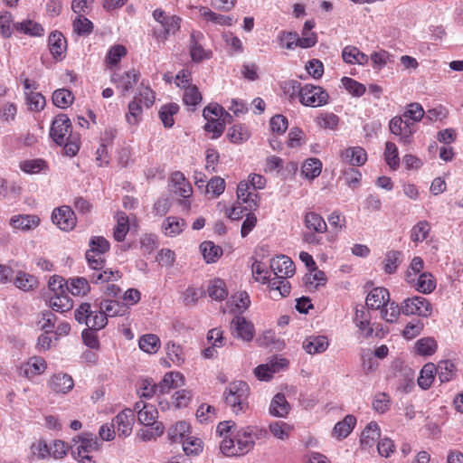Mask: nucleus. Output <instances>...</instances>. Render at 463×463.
<instances>
[{
	"instance_id": "1",
	"label": "nucleus",
	"mask_w": 463,
	"mask_h": 463,
	"mask_svg": "<svg viewBox=\"0 0 463 463\" xmlns=\"http://www.w3.org/2000/svg\"><path fill=\"white\" fill-rule=\"evenodd\" d=\"M270 269L275 278L269 283L270 298L278 300L289 295L291 286L287 280L296 272V267L291 259L286 255H279L271 259L269 263Z\"/></svg>"
},
{
	"instance_id": "2",
	"label": "nucleus",
	"mask_w": 463,
	"mask_h": 463,
	"mask_svg": "<svg viewBox=\"0 0 463 463\" xmlns=\"http://www.w3.org/2000/svg\"><path fill=\"white\" fill-rule=\"evenodd\" d=\"M50 136L59 146H63L64 154L70 157L75 156L80 147V137L72 132V125L65 114H59L52 120Z\"/></svg>"
},
{
	"instance_id": "3",
	"label": "nucleus",
	"mask_w": 463,
	"mask_h": 463,
	"mask_svg": "<svg viewBox=\"0 0 463 463\" xmlns=\"http://www.w3.org/2000/svg\"><path fill=\"white\" fill-rule=\"evenodd\" d=\"M250 387L243 381L231 383L223 392L224 402L233 413H245L249 410Z\"/></svg>"
},
{
	"instance_id": "4",
	"label": "nucleus",
	"mask_w": 463,
	"mask_h": 463,
	"mask_svg": "<svg viewBox=\"0 0 463 463\" xmlns=\"http://www.w3.org/2000/svg\"><path fill=\"white\" fill-rule=\"evenodd\" d=\"M237 446H234V439L224 437L220 443L222 453L227 457H240L247 454L254 447L250 433L246 428H242L236 433Z\"/></svg>"
},
{
	"instance_id": "5",
	"label": "nucleus",
	"mask_w": 463,
	"mask_h": 463,
	"mask_svg": "<svg viewBox=\"0 0 463 463\" xmlns=\"http://www.w3.org/2000/svg\"><path fill=\"white\" fill-rule=\"evenodd\" d=\"M153 17L164 30L162 33H154L159 42H165L169 35H174L180 30L182 18L178 15H167L164 10L157 8L153 12Z\"/></svg>"
},
{
	"instance_id": "6",
	"label": "nucleus",
	"mask_w": 463,
	"mask_h": 463,
	"mask_svg": "<svg viewBox=\"0 0 463 463\" xmlns=\"http://www.w3.org/2000/svg\"><path fill=\"white\" fill-rule=\"evenodd\" d=\"M329 101L328 92L318 85L305 84L300 92V104L305 107L318 108Z\"/></svg>"
},
{
	"instance_id": "7",
	"label": "nucleus",
	"mask_w": 463,
	"mask_h": 463,
	"mask_svg": "<svg viewBox=\"0 0 463 463\" xmlns=\"http://www.w3.org/2000/svg\"><path fill=\"white\" fill-rule=\"evenodd\" d=\"M418 128L412 123L407 122L402 118L393 117L389 121L390 132L399 137V142L403 145H410L413 141V135Z\"/></svg>"
},
{
	"instance_id": "8",
	"label": "nucleus",
	"mask_w": 463,
	"mask_h": 463,
	"mask_svg": "<svg viewBox=\"0 0 463 463\" xmlns=\"http://www.w3.org/2000/svg\"><path fill=\"white\" fill-rule=\"evenodd\" d=\"M402 309L405 315H417L423 317H430L432 312L430 301L420 296L406 298L402 302Z\"/></svg>"
},
{
	"instance_id": "9",
	"label": "nucleus",
	"mask_w": 463,
	"mask_h": 463,
	"mask_svg": "<svg viewBox=\"0 0 463 463\" xmlns=\"http://www.w3.org/2000/svg\"><path fill=\"white\" fill-rule=\"evenodd\" d=\"M80 444L77 446L74 454L79 461L87 459L91 460L90 454L99 449V442L97 437L90 432H83L79 437Z\"/></svg>"
},
{
	"instance_id": "10",
	"label": "nucleus",
	"mask_w": 463,
	"mask_h": 463,
	"mask_svg": "<svg viewBox=\"0 0 463 463\" xmlns=\"http://www.w3.org/2000/svg\"><path fill=\"white\" fill-rule=\"evenodd\" d=\"M140 78V72L136 69H131L122 74L113 72L110 77V81L120 90L122 94L129 92L137 85Z\"/></svg>"
},
{
	"instance_id": "11",
	"label": "nucleus",
	"mask_w": 463,
	"mask_h": 463,
	"mask_svg": "<svg viewBox=\"0 0 463 463\" xmlns=\"http://www.w3.org/2000/svg\"><path fill=\"white\" fill-rule=\"evenodd\" d=\"M52 220L61 230L71 231L77 223V218L70 206L62 205L52 211Z\"/></svg>"
},
{
	"instance_id": "12",
	"label": "nucleus",
	"mask_w": 463,
	"mask_h": 463,
	"mask_svg": "<svg viewBox=\"0 0 463 463\" xmlns=\"http://www.w3.org/2000/svg\"><path fill=\"white\" fill-rule=\"evenodd\" d=\"M46 368L47 364L44 358L33 356L17 366V373L19 376L32 380L33 377L43 373Z\"/></svg>"
},
{
	"instance_id": "13",
	"label": "nucleus",
	"mask_w": 463,
	"mask_h": 463,
	"mask_svg": "<svg viewBox=\"0 0 463 463\" xmlns=\"http://www.w3.org/2000/svg\"><path fill=\"white\" fill-rule=\"evenodd\" d=\"M231 330L233 336L246 342L251 341L255 335L253 324L241 316H236L232 318Z\"/></svg>"
},
{
	"instance_id": "14",
	"label": "nucleus",
	"mask_w": 463,
	"mask_h": 463,
	"mask_svg": "<svg viewBox=\"0 0 463 463\" xmlns=\"http://www.w3.org/2000/svg\"><path fill=\"white\" fill-rule=\"evenodd\" d=\"M405 280L417 291L423 294L431 293L437 286L435 278L430 272H422L415 278L411 275H405Z\"/></svg>"
},
{
	"instance_id": "15",
	"label": "nucleus",
	"mask_w": 463,
	"mask_h": 463,
	"mask_svg": "<svg viewBox=\"0 0 463 463\" xmlns=\"http://www.w3.org/2000/svg\"><path fill=\"white\" fill-rule=\"evenodd\" d=\"M134 410L137 411L138 421L145 427L154 426L156 423H161L160 421H157L158 411L154 405L139 401L135 403Z\"/></svg>"
},
{
	"instance_id": "16",
	"label": "nucleus",
	"mask_w": 463,
	"mask_h": 463,
	"mask_svg": "<svg viewBox=\"0 0 463 463\" xmlns=\"http://www.w3.org/2000/svg\"><path fill=\"white\" fill-rule=\"evenodd\" d=\"M169 185L171 191L182 198H190L193 194V187L191 183L180 171L172 173Z\"/></svg>"
},
{
	"instance_id": "17",
	"label": "nucleus",
	"mask_w": 463,
	"mask_h": 463,
	"mask_svg": "<svg viewBox=\"0 0 463 463\" xmlns=\"http://www.w3.org/2000/svg\"><path fill=\"white\" fill-rule=\"evenodd\" d=\"M238 201L245 203V209L255 210L259 206V195L254 192L248 182L241 181L237 186Z\"/></svg>"
},
{
	"instance_id": "18",
	"label": "nucleus",
	"mask_w": 463,
	"mask_h": 463,
	"mask_svg": "<svg viewBox=\"0 0 463 463\" xmlns=\"http://www.w3.org/2000/svg\"><path fill=\"white\" fill-rule=\"evenodd\" d=\"M134 414L131 410H124L119 412L112 422L119 436L128 437L132 432Z\"/></svg>"
},
{
	"instance_id": "19",
	"label": "nucleus",
	"mask_w": 463,
	"mask_h": 463,
	"mask_svg": "<svg viewBox=\"0 0 463 463\" xmlns=\"http://www.w3.org/2000/svg\"><path fill=\"white\" fill-rule=\"evenodd\" d=\"M341 159L344 163L352 166H361L367 160V153L361 146H352L341 153Z\"/></svg>"
},
{
	"instance_id": "20",
	"label": "nucleus",
	"mask_w": 463,
	"mask_h": 463,
	"mask_svg": "<svg viewBox=\"0 0 463 463\" xmlns=\"http://www.w3.org/2000/svg\"><path fill=\"white\" fill-rule=\"evenodd\" d=\"M202 38H203V35L200 32H193L190 35V55L192 61L194 62H200L212 57V52L204 50L203 47L199 43V41Z\"/></svg>"
},
{
	"instance_id": "21",
	"label": "nucleus",
	"mask_w": 463,
	"mask_h": 463,
	"mask_svg": "<svg viewBox=\"0 0 463 463\" xmlns=\"http://www.w3.org/2000/svg\"><path fill=\"white\" fill-rule=\"evenodd\" d=\"M390 300V293L385 288H375L366 297V306L372 309H382Z\"/></svg>"
},
{
	"instance_id": "22",
	"label": "nucleus",
	"mask_w": 463,
	"mask_h": 463,
	"mask_svg": "<svg viewBox=\"0 0 463 463\" xmlns=\"http://www.w3.org/2000/svg\"><path fill=\"white\" fill-rule=\"evenodd\" d=\"M328 339L325 335H309L302 344L303 349L309 354L323 353L328 348Z\"/></svg>"
},
{
	"instance_id": "23",
	"label": "nucleus",
	"mask_w": 463,
	"mask_h": 463,
	"mask_svg": "<svg viewBox=\"0 0 463 463\" xmlns=\"http://www.w3.org/2000/svg\"><path fill=\"white\" fill-rule=\"evenodd\" d=\"M291 410L289 402L283 393H277L271 400L269 412L270 415L278 418H286Z\"/></svg>"
},
{
	"instance_id": "24",
	"label": "nucleus",
	"mask_w": 463,
	"mask_h": 463,
	"mask_svg": "<svg viewBox=\"0 0 463 463\" xmlns=\"http://www.w3.org/2000/svg\"><path fill=\"white\" fill-rule=\"evenodd\" d=\"M381 430L377 422L371 421L362 431L360 444L363 449L372 448L375 441L380 439Z\"/></svg>"
},
{
	"instance_id": "25",
	"label": "nucleus",
	"mask_w": 463,
	"mask_h": 463,
	"mask_svg": "<svg viewBox=\"0 0 463 463\" xmlns=\"http://www.w3.org/2000/svg\"><path fill=\"white\" fill-rule=\"evenodd\" d=\"M48 385L54 392L66 393L72 389L74 382L67 373H57L52 376Z\"/></svg>"
},
{
	"instance_id": "26",
	"label": "nucleus",
	"mask_w": 463,
	"mask_h": 463,
	"mask_svg": "<svg viewBox=\"0 0 463 463\" xmlns=\"http://www.w3.org/2000/svg\"><path fill=\"white\" fill-rule=\"evenodd\" d=\"M49 49L55 59H61L67 49V41L61 32H52L49 36Z\"/></svg>"
},
{
	"instance_id": "27",
	"label": "nucleus",
	"mask_w": 463,
	"mask_h": 463,
	"mask_svg": "<svg viewBox=\"0 0 463 463\" xmlns=\"http://www.w3.org/2000/svg\"><path fill=\"white\" fill-rule=\"evenodd\" d=\"M10 224L15 229L29 231L40 224V218L35 214H18L10 219Z\"/></svg>"
},
{
	"instance_id": "28",
	"label": "nucleus",
	"mask_w": 463,
	"mask_h": 463,
	"mask_svg": "<svg viewBox=\"0 0 463 463\" xmlns=\"http://www.w3.org/2000/svg\"><path fill=\"white\" fill-rule=\"evenodd\" d=\"M288 364L286 359H280L279 362H272L269 364H260L254 369V375L260 381H269L273 374L279 370V366H286Z\"/></svg>"
},
{
	"instance_id": "29",
	"label": "nucleus",
	"mask_w": 463,
	"mask_h": 463,
	"mask_svg": "<svg viewBox=\"0 0 463 463\" xmlns=\"http://www.w3.org/2000/svg\"><path fill=\"white\" fill-rule=\"evenodd\" d=\"M48 306L56 312L64 313L73 307V301L67 293L50 295Z\"/></svg>"
},
{
	"instance_id": "30",
	"label": "nucleus",
	"mask_w": 463,
	"mask_h": 463,
	"mask_svg": "<svg viewBox=\"0 0 463 463\" xmlns=\"http://www.w3.org/2000/svg\"><path fill=\"white\" fill-rule=\"evenodd\" d=\"M304 224L305 227L316 233H325L327 231V224L325 222L324 218L315 213V212H307L304 217Z\"/></svg>"
},
{
	"instance_id": "31",
	"label": "nucleus",
	"mask_w": 463,
	"mask_h": 463,
	"mask_svg": "<svg viewBox=\"0 0 463 463\" xmlns=\"http://www.w3.org/2000/svg\"><path fill=\"white\" fill-rule=\"evenodd\" d=\"M342 58L346 63L358 65H365L369 60L365 53L353 45H347L343 49Z\"/></svg>"
},
{
	"instance_id": "32",
	"label": "nucleus",
	"mask_w": 463,
	"mask_h": 463,
	"mask_svg": "<svg viewBox=\"0 0 463 463\" xmlns=\"http://www.w3.org/2000/svg\"><path fill=\"white\" fill-rule=\"evenodd\" d=\"M90 290V285L83 277H73L67 280V291L76 297H84Z\"/></svg>"
},
{
	"instance_id": "33",
	"label": "nucleus",
	"mask_w": 463,
	"mask_h": 463,
	"mask_svg": "<svg viewBox=\"0 0 463 463\" xmlns=\"http://www.w3.org/2000/svg\"><path fill=\"white\" fill-rule=\"evenodd\" d=\"M436 374V364H434L433 363H427L426 364H424L417 379L419 387L421 388L422 390L430 389L435 380Z\"/></svg>"
},
{
	"instance_id": "34",
	"label": "nucleus",
	"mask_w": 463,
	"mask_h": 463,
	"mask_svg": "<svg viewBox=\"0 0 463 463\" xmlns=\"http://www.w3.org/2000/svg\"><path fill=\"white\" fill-rule=\"evenodd\" d=\"M100 308L104 310L107 317H122L128 313V304L118 300H103L100 303Z\"/></svg>"
},
{
	"instance_id": "35",
	"label": "nucleus",
	"mask_w": 463,
	"mask_h": 463,
	"mask_svg": "<svg viewBox=\"0 0 463 463\" xmlns=\"http://www.w3.org/2000/svg\"><path fill=\"white\" fill-rule=\"evenodd\" d=\"M185 226V221L176 216L167 217L162 224L164 234L169 237L179 235Z\"/></svg>"
},
{
	"instance_id": "36",
	"label": "nucleus",
	"mask_w": 463,
	"mask_h": 463,
	"mask_svg": "<svg viewBox=\"0 0 463 463\" xmlns=\"http://www.w3.org/2000/svg\"><path fill=\"white\" fill-rule=\"evenodd\" d=\"M269 430L274 438L287 440L290 438L294 426L285 421L276 420L269 423Z\"/></svg>"
},
{
	"instance_id": "37",
	"label": "nucleus",
	"mask_w": 463,
	"mask_h": 463,
	"mask_svg": "<svg viewBox=\"0 0 463 463\" xmlns=\"http://www.w3.org/2000/svg\"><path fill=\"white\" fill-rule=\"evenodd\" d=\"M355 424V417L351 414H348L344 418L343 420L337 422L335 425L333 434L337 439H343L352 432Z\"/></svg>"
},
{
	"instance_id": "38",
	"label": "nucleus",
	"mask_w": 463,
	"mask_h": 463,
	"mask_svg": "<svg viewBox=\"0 0 463 463\" xmlns=\"http://www.w3.org/2000/svg\"><path fill=\"white\" fill-rule=\"evenodd\" d=\"M207 293L214 300H223L228 296V288L223 279L215 278L210 281Z\"/></svg>"
},
{
	"instance_id": "39",
	"label": "nucleus",
	"mask_w": 463,
	"mask_h": 463,
	"mask_svg": "<svg viewBox=\"0 0 463 463\" xmlns=\"http://www.w3.org/2000/svg\"><path fill=\"white\" fill-rule=\"evenodd\" d=\"M14 29L17 32L34 37L42 36L44 33L43 27L40 24L30 19L14 24Z\"/></svg>"
},
{
	"instance_id": "40",
	"label": "nucleus",
	"mask_w": 463,
	"mask_h": 463,
	"mask_svg": "<svg viewBox=\"0 0 463 463\" xmlns=\"http://www.w3.org/2000/svg\"><path fill=\"white\" fill-rule=\"evenodd\" d=\"M424 113L422 106L418 102H413L407 106L405 111L401 116L397 117L402 118V119L407 122L417 126V124L422 119Z\"/></svg>"
},
{
	"instance_id": "41",
	"label": "nucleus",
	"mask_w": 463,
	"mask_h": 463,
	"mask_svg": "<svg viewBox=\"0 0 463 463\" xmlns=\"http://www.w3.org/2000/svg\"><path fill=\"white\" fill-rule=\"evenodd\" d=\"M117 224L113 231V237L117 241H123L129 231V219L124 212L116 215Z\"/></svg>"
},
{
	"instance_id": "42",
	"label": "nucleus",
	"mask_w": 463,
	"mask_h": 463,
	"mask_svg": "<svg viewBox=\"0 0 463 463\" xmlns=\"http://www.w3.org/2000/svg\"><path fill=\"white\" fill-rule=\"evenodd\" d=\"M14 283L24 291L33 290L38 286V280L34 276L22 270L16 273Z\"/></svg>"
},
{
	"instance_id": "43",
	"label": "nucleus",
	"mask_w": 463,
	"mask_h": 463,
	"mask_svg": "<svg viewBox=\"0 0 463 463\" xmlns=\"http://www.w3.org/2000/svg\"><path fill=\"white\" fill-rule=\"evenodd\" d=\"M184 383V376L178 372L166 373L158 387L161 392L179 387Z\"/></svg>"
},
{
	"instance_id": "44",
	"label": "nucleus",
	"mask_w": 463,
	"mask_h": 463,
	"mask_svg": "<svg viewBox=\"0 0 463 463\" xmlns=\"http://www.w3.org/2000/svg\"><path fill=\"white\" fill-rule=\"evenodd\" d=\"M322 172V162L318 158H308L307 159L302 166V175L309 180H313L320 175Z\"/></svg>"
},
{
	"instance_id": "45",
	"label": "nucleus",
	"mask_w": 463,
	"mask_h": 463,
	"mask_svg": "<svg viewBox=\"0 0 463 463\" xmlns=\"http://www.w3.org/2000/svg\"><path fill=\"white\" fill-rule=\"evenodd\" d=\"M161 345L159 337L155 334H146L138 340L139 348L147 354H156Z\"/></svg>"
},
{
	"instance_id": "46",
	"label": "nucleus",
	"mask_w": 463,
	"mask_h": 463,
	"mask_svg": "<svg viewBox=\"0 0 463 463\" xmlns=\"http://www.w3.org/2000/svg\"><path fill=\"white\" fill-rule=\"evenodd\" d=\"M436 368L440 383H448L455 376L456 365L450 360L439 361L436 365Z\"/></svg>"
},
{
	"instance_id": "47",
	"label": "nucleus",
	"mask_w": 463,
	"mask_h": 463,
	"mask_svg": "<svg viewBox=\"0 0 463 463\" xmlns=\"http://www.w3.org/2000/svg\"><path fill=\"white\" fill-rule=\"evenodd\" d=\"M200 249L207 263L216 262L222 254V248L212 241H203L200 245Z\"/></svg>"
},
{
	"instance_id": "48",
	"label": "nucleus",
	"mask_w": 463,
	"mask_h": 463,
	"mask_svg": "<svg viewBox=\"0 0 463 463\" xmlns=\"http://www.w3.org/2000/svg\"><path fill=\"white\" fill-rule=\"evenodd\" d=\"M339 117L333 112H324L319 114L316 118V124L323 129L335 130L339 124Z\"/></svg>"
},
{
	"instance_id": "49",
	"label": "nucleus",
	"mask_w": 463,
	"mask_h": 463,
	"mask_svg": "<svg viewBox=\"0 0 463 463\" xmlns=\"http://www.w3.org/2000/svg\"><path fill=\"white\" fill-rule=\"evenodd\" d=\"M156 99V95L154 90L143 84L138 88V92L134 96L133 100H137L138 104L144 106L146 109L151 108Z\"/></svg>"
},
{
	"instance_id": "50",
	"label": "nucleus",
	"mask_w": 463,
	"mask_h": 463,
	"mask_svg": "<svg viewBox=\"0 0 463 463\" xmlns=\"http://www.w3.org/2000/svg\"><path fill=\"white\" fill-rule=\"evenodd\" d=\"M72 29L78 35L88 36L94 29L93 23L83 14L77 15L72 22Z\"/></svg>"
},
{
	"instance_id": "51",
	"label": "nucleus",
	"mask_w": 463,
	"mask_h": 463,
	"mask_svg": "<svg viewBox=\"0 0 463 463\" xmlns=\"http://www.w3.org/2000/svg\"><path fill=\"white\" fill-rule=\"evenodd\" d=\"M178 110L179 106L175 103H169L161 107L158 115L165 128H169L174 126V116Z\"/></svg>"
},
{
	"instance_id": "52",
	"label": "nucleus",
	"mask_w": 463,
	"mask_h": 463,
	"mask_svg": "<svg viewBox=\"0 0 463 463\" xmlns=\"http://www.w3.org/2000/svg\"><path fill=\"white\" fill-rule=\"evenodd\" d=\"M384 160L392 170H397L400 166V157L397 146L391 141L385 143Z\"/></svg>"
},
{
	"instance_id": "53",
	"label": "nucleus",
	"mask_w": 463,
	"mask_h": 463,
	"mask_svg": "<svg viewBox=\"0 0 463 463\" xmlns=\"http://www.w3.org/2000/svg\"><path fill=\"white\" fill-rule=\"evenodd\" d=\"M23 172L30 175L39 174L48 170V164L41 158L25 160L20 164Z\"/></svg>"
},
{
	"instance_id": "54",
	"label": "nucleus",
	"mask_w": 463,
	"mask_h": 463,
	"mask_svg": "<svg viewBox=\"0 0 463 463\" xmlns=\"http://www.w3.org/2000/svg\"><path fill=\"white\" fill-rule=\"evenodd\" d=\"M127 54V49L124 45L121 44H116L110 47L107 56L105 58V63L107 67L109 69H112L113 67L117 66L121 58L126 56Z\"/></svg>"
},
{
	"instance_id": "55",
	"label": "nucleus",
	"mask_w": 463,
	"mask_h": 463,
	"mask_svg": "<svg viewBox=\"0 0 463 463\" xmlns=\"http://www.w3.org/2000/svg\"><path fill=\"white\" fill-rule=\"evenodd\" d=\"M200 14L206 20L215 24L221 25H232V18L230 16L222 15L213 12L206 6H201L199 8Z\"/></svg>"
},
{
	"instance_id": "56",
	"label": "nucleus",
	"mask_w": 463,
	"mask_h": 463,
	"mask_svg": "<svg viewBox=\"0 0 463 463\" xmlns=\"http://www.w3.org/2000/svg\"><path fill=\"white\" fill-rule=\"evenodd\" d=\"M121 278V273L118 270H113L112 269H102L99 271L94 272L90 276V280L95 283H106L109 281L118 280Z\"/></svg>"
},
{
	"instance_id": "57",
	"label": "nucleus",
	"mask_w": 463,
	"mask_h": 463,
	"mask_svg": "<svg viewBox=\"0 0 463 463\" xmlns=\"http://www.w3.org/2000/svg\"><path fill=\"white\" fill-rule=\"evenodd\" d=\"M74 96L72 92L67 89L56 90L52 94L53 104L61 109H66L73 102Z\"/></svg>"
},
{
	"instance_id": "58",
	"label": "nucleus",
	"mask_w": 463,
	"mask_h": 463,
	"mask_svg": "<svg viewBox=\"0 0 463 463\" xmlns=\"http://www.w3.org/2000/svg\"><path fill=\"white\" fill-rule=\"evenodd\" d=\"M430 232V223L427 221H420L411 230V240L414 242H422Z\"/></svg>"
},
{
	"instance_id": "59",
	"label": "nucleus",
	"mask_w": 463,
	"mask_h": 463,
	"mask_svg": "<svg viewBox=\"0 0 463 463\" xmlns=\"http://www.w3.org/2000/svg\"><path fill=\"white\" fill-rule=\"evenodd\" d=\"M164 431L165 427L163 423H156L154 426H149L139 430L137 436L143 441H149L162 436Z\"/></svg>"
},
{
	"instance_id": "60",
	"label": "nucleus",
	"mask_w": 463,
	"mask_h": 463,
	"mask_svg": "<svg viewBox=\"0 0 463 463\" xmlns=\"http://www.w3.org/2000/svg\"><path fill=\"white\" fill-rule=\"evenodd\" d=\"M203 100L202 93L196 85L190 86L184 90L183 101L186 106L195 108Z\"/></svg>"
},
{
	"instance_id": "61",
	"label": "nucleus",
	"mask_w": 463,
	"mask_h": 463,
	"mask_svg": "<svg viewBox=\"0 0 463 463\" xmlns=\"http://www.w3.org/2000/svg\"><path fill=\"white\" fill-rule=\"evenodd\" d=\"M166 354L175 365H181L184 362V353L180 345L172 341L166 344Z\"/></svg>"
},
{
	"instance_id": "62",
	"label": "nucleus",
	"mask_w": 463,
	"mask_h": 463,
	"mask_svg": "<svg viewBox=\"0 0 463 463\" xmlns=\"http://www.w3.org/2000/svg\"><path fill=\"white\" fill-rule=\"evenodd\" d=\"M190 432V426L185 421H178L168 430V437L173 442L183 440Z\"/></svg>"
},
{
	"instance_id": "63",
	"label": "nucleus",
	"mask_w": 463,
	"mask_h": 463,
	"mask_svg": "<svg viewBox=\"0 0 463 463\" xmlns=\"http://www.w3.org/2000/svg\"><path fill=\"white\" fill-rule=\"evenodd\" d=\"M251 271L254 279L263 284L269 283L270 271L266 265L259 260H255L251 265Z\"/></svg>"
},
{
	"instance_id": "64",
	"label": "nucleus",
	"mask_w": 463,
	"mask_h": 463,
	"mask_svg": "<svg viewBox=\"0 0 463 463\" xmlns=\"http://www.w3.org/2000/svg\"><path fill=\"white\" fill-rule=\"evenodd\" d=\"M416 352L421 355H431L436 352L437 342L434 338L424 337L415 344Z\"/></svg>"
}]
</instances>
